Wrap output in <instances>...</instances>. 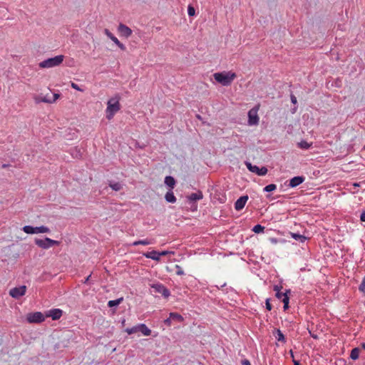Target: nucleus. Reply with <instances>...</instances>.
I'll return each mask as SVG.
<instances>
[{
  "mask_svg": "<svg viewBox=\"0 0 365 365\" xmlns=\"http://www.w3.org/2000/svg\"><path fill=\"white\" fill-rule=\"evenodd\" d=\"M213 77L215 80L221 85L228 86L232 84L234 79L237 77V75L232 71H222L215 73Z\"/></svg>",
  "mask_w": 365,
  "mask_h": 365,
  "instance_id": "1",
  "label": "nucleus"
},
{
  "mask_svg": "<svg viewBox=\"0 0 365 365\" xmlns=\"http://www.w3.org/2000/svg\"><path fill=\"white\" fill-rule=\"evenodd\" d=\"M120 109V105L118 98H112L107 103V108L106 110V118L111 120L115 114Z\"/></svg>",
  "mask_w": 365,
  "mask_h": 365,
  "instance_id": "2",
  "label": "nucleus"
},
{
  "mask_svg": "<svg viewBox=\"0 0 365 365\" xmlns=\"http://www.w3.org/2000/svg\"><path fill=\"white\" fill-rule=\"evenodd\" d=\"M63 55H58L53 58H47L39 63V67L48 68L58 66L63 62Z\"/></svg>",
  "mask_w": 365,
  "mask_h": 365,
  "instance_id": "3",
  "label": "nucleus"
},
{
  "mask_svg": "<svg viewBox=\"0 0 365 365\" xmlns=\"http://www.w3.org/2000/svg\"><path fill=\"white\" fill-rule=\"evenodd\" d=\"M35 244L41 249L48 250L53 246H58L61 242L45 237L44 239H36Z\"/></svg>",
  "mask_w": 365,
  "mask_h": 365,
  "instance_id": "4",
  "label": "nucleus"
},
{
  "mask_svg": "<svg viewBox=\"0 0 365 365\" xmlns=\"http://www.w3.org/2000/svg\"><path fill=\"white\" fill-rule=\"evenodd\" d=\"M23 231L26 234H37V233H49L51 232L48 227L41 225L40 227H32L31 225H25L23 227Z\"/></svg>",
  "mask_w": 365,
  "mask_h": 365,
  "instance_id": "5",
  "label": "nucleus"
},
{
  "mask_svg": "<svg viewBox=\"0 0 365 365\" xmlns=\"http://www.w3.org/2000/svg\"><path fill=\"white\" fill-rule=\"evenodd\" d=\"M259 110V106L254 107L248 111V125H257L259 123V118L257 112Z\"/></svg>",
  "mask_w": 365,
  "mask_h": 365,
  "instance_id": "6",
  "label": "nucleus"
},
{
  "mask_svg": "<svg viewBox=\"0 0 365 365\" xmlns=\"http://www.w3.org/2000/svg\"><path fill=\"white\" fill-rule=\"evenodd\" d=\"M245 165H246L247 169L250 172L255 173L259 176H264L267 173L268 170L264 166L259 168L258 166H257L255 165H252L250 162H245Z\"/></svg>",
  "mask_w": 365,
  "mask_h": 365,
  "instance_id": "7",
  "label": "nucleus"
},
{
  "mask_svg": "<svg viewBox=\"0 0 365 365\" xmlns=\"http://www.w3.org/2000/svg\"><path fill=\"white\" fill-rule=\"evenodd\" d=\"M153 292L162 294L165 298L170 295V292L163 284L156 283L150 285Z\"/></svg>",
  "mask_w": 365,
  "mask_h": 365,
  "instance_id": "8",
  "label": "nucleus"
},
{
  "mask_svg": "<svg viewBox=\"0 0 365 365\" xmlns=\"http://www.w3.org/2000/svg\"><path fill=\"white\" fill-rule=\"evenodd\" d=\"M45 314L40 312L29 313L26 319L29 323H41L45 320Z\"/></svg>",
  "mask_w": 365,
  "mask_h": 365,
  "instance_id": "9",
  "label": "nucleus"
},
{
  "mask_svg": "<svg viewBox=\"0 0 365 365\" xmlns=\"http://www.w3.org/2000/svg\"><path fill=\"white\" fill-rule=\"evenodd\" d=\"M26 287L25 285H21L11 289L9 291V294L14 299H19L24 296L26 294Z\"/></svg>",
  "mask_w": 365,
  "mask_h": 365,
  "instance_id": "10",
  "label": "nucleus"
},
{
  "mask_svg": "<svg viewBox=\"0 0 365 365\" xmlns=\"http://www.w3.org/2000/svg\"><path fill=\"white\" fill-rule=\"evenodd\" d=\"M63 314V311L61 309H51L45 312L46 317H51L53 320L59 319Z\"/></svg>",
  "mask_w": 365,
  "mask_h": 365,
  "instance_id": "11",
  "label": "nucleus"
},
{
  "mask_svg": "<svg viewBox=\"0 0 365 365\" xmlns=\"http://www.w3.org/2000/svg\"><path fill=\"white\" fill-rule=\"evenodd\" d=\"M104 34L115 43L116 44L122 51L125 50V46L124 44L120 42V41L107 29L104 30Z\"/></svg>",
  "mask_w": 365,
  "mask_h": 365,
  "instance_id": "12",
  "label": "nucleus"
},
{
  "mask_svg": "<svg viewBox=\"0 0 365 365\" xmlns=\"http://www.w3.org/2000/svg\"><path fill=\"white\" fill-rule=\"evenodd\" d=\"M248 200L247 195H243L240 197L236 202H235V209L237 211H240L244 208L246 202Z\"/></svg>",
  "mask_w": 365,
  "mask_h": 365,
  "instance_id": "13",
  "label": "nucleus"
},
{
  "mask_svg": "<svg viewBox=\"0 0 365 365\" xmlns=\"http://www.w3.org/2000/svg\"><path fill=\"white\" fill-rule=\"evenodd\" d=\"M118 31L122 36L128 38L132 34V30L123 24H120Z\"/></svg>",
  "mask_w": 365,
  "mask_h": 365,
  "instance_id": "14",
  "label": "nucleus"
},
{
  "mask_svg": "<svg viewBox=\"0 0 365 365\" xmlns=\"http://www.w3.org/2000/svg\"><path fill=\"white\" fill-rule=\"evenodd\" d=\"M305 180L304 176H295L289 180V186L290 187H296L302 184Z\"/></svg>",
  "mask_w": 365,
  "mask_h": 365,
  "instance_id": "15",
  "label": "nucleus"
},
{
  "mask_svg": "<svg viewBox=\"0 0 365 365\" xmlns=\"http://www.w3.org/2000/svg\"><path fill=\"white\" fill-rule=\"evenodd\" d=\"M282 287L281 285H274L273 290L275 292V296L277 299H282L284 296L287 295V293H290V290L287 289L285 292H282L281 290Z\"/></svg>",
  "mask_w": 365,
  "mask_h": 365,
  "instance_id": "16",
  "label": "nucleus"
},
{
  "mask_svg": "<svg viewBox=\"0 0 365 365\" xmlns=\"http://www.w3.org/2000/svg\"><path fill=\"white\" fill-rule=\"evenodd\" d=\"M203 195L201 191H197V192L191 193L190 195L187 196L188 201L192 203L197 200H200L202 199Z\"/></svg>",
  "mask_w": 365,
  "mask_h": 365,
  "instance_id": "17",
  "label": "nucleus"
},
{
  "mask_svg": "<svg viewBox=\"0 0 365 365\" xmlns=\"http://www.w3.org/2000/svg\"><path fill=\"white\" fill-rule=\"evenodd\" d=\"M143 256H145L146 258L152 259L155 261L160 260L159 252L155 251V250H152L151 252H148L146 253H144Z\"/></svg>",
  "mask_w": 365,
  "mask_h": 365,
  "instance_id": "18",
  "label": "nucleus"
},
{
  "mask_svg": "<svg viewBox=\"0 0 365 365\" xmlns=\"http://www.w3.org/2000/svg\"><path fill=\"white\" fill-rule=\"evenodd\" d=\"M173 322L181 323L184 321V318L182 315L176 312H171L169 314Z\"/></svg>",
  "mask_w": 365,
  "mask_h": 365,
  "instance_id": "19",
  "label": "nucleus"
},
{
  "mask_svg": "<svg viewBox=\"0 0 365 365\" xmlns=\"http://www.w3.org/2000/svg\"><path fill=\"white\" fill-rule=\"evenodd\" d=\"M139 328L143 336H148L151 334V330L145 324H139Z\"/></svg>",
  "mask_w": 365,
  "mask_h": 365,
  "instance_id": "20",
  "label": "nucleus"
},
{
  "mask_svg": "<svg viewBox=\"0 0 365 365\" xmlns=\"http://www.w3.org/2000/svg\"><path fill=\"white\" fill-rule=\"evenodd\" d=\"M165 199L168 202L175 203L176 202V197L172 190L166 192Z\"/></svg>",
  "mask_w": 365,
  "mask_h": 365,
  "instance_id": "21",
  "label": "nucleus"
},
{
  "mask_svg": "<svg viewBox=\"0 0 365 365\" xmlns=\"http://www.w3.org/2000/svg\"><path fill=\"white\" fill-rule=\"evenodd\" d=\"M164 182L166 185L173 189L176 183V181L173 177L166 176L165 178Z\"/></svg>",
  "mask_w": 365,
  "mask_h": 365,
  "instance_id": "22",
  "label": "nucleus"
},
{
  "mask_svg": "<svg viewBox=\"0 0 365 365\" xmlns=\"http://www.w3.org/2000/svg\"><path fill=\"white\" fill-rule=\"evenodd\" d=\"M151 244H153V242H152L151 240L144 239V240H140L135 241V242H133L131 244V245L132 246H138V245H151Z\"/></svg>",
  "mask_w": 365,
  "mask_h": 365,
  "instance_id": "23",
  "label": "nucleus"
},
{
  "mask_svg": "<svg viewBox=\"0 0 365 365\" xmlns=\"http://www.w3.org/2000/svg\"><path fill=\"white\" fill-rule=\"evenodd\" d=\"M51 97L48 96H45L43 97H36L35 98V102L36 103H41V102H43V103H51Z\"/></svg>",
  "mask_w": 365,
  "mask_h": 365,
  "instance_id": "24",
  "label": "nucleus"
},
{
  "mask_svg": "<svg viewBox=\"0 0 365 365\" xmlns=\"http://www.w3.org/2000/svg\"><path fill=\"white\" fill-rule=\"evenodd\" d=\"M109 187L115 191H119L122 189L123 185L118 182H109Z\"/></svg>",
  "mask_w": 365,
  "mask_h": 365,
  "instance_id": "25",
  "label": "nucleus"
},
{
  "mask_svg": "<svg viewBox=\"0 0 365 365\" xmlns=\"http://www.w3.org/2000/svg\"><path fill=\"white\" fill-rule=\"evenodd\" d=\"M291 236L293 239L297 240V241H299L301 242H305V240H307V237L304 236V235H302L299 233H293L292 232L291 233Z\"/></svg>",
  "mask_w": 365,
  "mask_h": 365,
  "instance_id": "26",
  "label": "nucleus"
},
{
  "mask_svg": "<svg viewBox=\"0 0 365 365\" xmlns=\"http://www.w3.org/2000/svg\"><path fill=\"white\" fill-rule=\"evenodd\" d=\"M312 143H309L306 140H302L298 143L297 145L301 149L308 150L312 147Z\"/></svg>",
  "mask_w": 365,
  "mask_h": 365,
  "instance_id": "27",
  "label": "nucleus"
},
{
  "mask_svg": "<svg viewBox=\"0 0 365 365\" xmlns=\"http://www.w3.org/2000/svg\"><path fill=\"white\" fill-rule=\"evenodd\" d=\"M274 336H275L276 339L279 341H282V342L286 341L285 336H284V334L279 329H277Z\"/></svg>",
  "mask_w": 365,
  "mask_h": 365,
  "instance_id": "28",
  "label": "nucleus"
},
{
  "mask_svg": "<svg viewBox=\"0 0 365 365\" xmlns=\"http://www.w3.org/2000/svg\"><path fill=\"white\" fill-rule=\"evenodd\" d=\"M123 297L118 298L115 300H110L108 302V306L109 307H116V306L119 305L121 303V302H123Z\"/></svg>",
  "mask_w": 365,
  "mask_h": 365,
  "instance_id": "29",
  "label": "nucleus"
},
{
  "mask_svg": "<svg viewBox=\"0 0 365 365\" xmlns=\"http://www.w3.org/2000/svg\"><path fill=\"white\" fill-rule=\"evenodd\" d=\"M125 331L128 334H133L137 333V332L140 331L139 324L134 326L133 327H130V328H126L125 329Z\"/></svg>",
  "mask_w": 365,
  "mask_h": 365,
  "instance_id": "30",
  "label": "nucleus"
},
{
  "mask_svg": "<svg viewBox=\"0 0 365 365\" xmlns=\"http://www.w3.org/2000/svg\"><path fill=\"white\" fill-rule=\"evenodd\" d=\"M359 349L356 347V348H354L351 351V354H350V358L353 360H356L359 359Z\"/></svg>",
  "mask_w": 365,
  "mask_h": 365,
  "instance_id": "31",
  "label": "nucleus"
},
{
  "mask_svg": "<svg viewBox=\"0 0 365 365\" xmlns=\"http://www.w3.org/2000/svg\"><path fill=\"white\" fill-rule=\"evenodd\" d=\"M252 230L255 232V233H262L264 232V227L259 225V224H257L256 225H255L253 227V228L252 229Z\"/></svg>",
  "mask_w": 365,
  "mask_h": 365,
  "instance_id": "32",
  "label": "nucleus"
},
{
  "mask_svg": "<svg viewBox=\"0 0 365 365\" xmlns=\"http://www.w3.org/2000/svg\"><path fill=\"white\" fill-rule=\"evenodd\" d=\"M281 300L284 304V306H283L284 310V311L287 310L289 309V296L287 294L284 296V297H282V299Z\"/></svg>",
  "mask_w": 365,
  "mask_h": 365,
  "instance_id": "33",
  "label": "nucleus"
},
{
  "mask_svg": "<svg viewBox=\"0 0 365 365\" xmlns=\"http://www.w3.org/2000/svg\"><path fill=\"white\" fill-rule=\"evenodd\" d=\"M276 189H277V185L275 184H269L263 188V191L269 192H272V191L275 190Z\"/></svg>",
  "mask_w": 365,
  "mask_h": 365,
  "instance_id": "34",
  "label": "nucleus"
},
{
  "mask_svg": "<svg viewBox=\"0 0 365 365\" xmlns=\"http://www.w3.org/2000/svg\"><path fill=\"white\" fill-rule=\"evenodd\" d=\"M359 290L365 294V276L363 277L362 281L359 287Z\"/></svg>",
  "mask_w": 365,
  "mask_h": 365,
  "instance_id": "35",
  "label": "nucleus"
},
{
  "mask_svg": "<svg viewBox=\"0 0 365 365\" xmlns=\"http://www.w3.org/2000/svg\"><path fill=\"white\" fill-rule=\"evenodd\" d=\"M187 14L190 16H193L195 15V9L192 6H191V5L188 6Z\"/></svg>",
  "mask_w": 365,
  "mask_h": 365,
  "instance_id": "36",
  "label": "nucleus"
},
{
  "mask_svg": "<svg viewBox=\"0 0 365 365\" xmlns=\"http://www.w3.org/2000/svg\"><path fill=\"white\" fill-rule=\"evenodd\" d=\"M176 274L178 275H183L185 274L184 271L182 270V267L179 265H176Z\"/></svg>",
  "mask_w": 365,
  "mask_h": 365,
  "instance_id": "37",
  "label": "nucleus"
},
{
  "mask_svg": "<svg viewBox=\"0 0 365 365\" xmlns=\"http://www.w3.org/2000/svg\"><path fill=\"white\" fill-rule=\"evenodd\" d=\"M173 320L170 318V316L169 315V317L164 320V324L170 327L172 325Z\"/></svg>",
  "mask_w": 365,
  "mask_h": 365,
  "instance_id": "38",
  "label": "nucleus"
},
{
  "mask_svg": "<svg viewBox=\"0 0 365 365\" xmlns=\"http://www.w3.org/2000/svg\"><path fill=\"white\" fill-rule=\"evenodd\" d=\"M60 98V94L58 93H54L53 95V96L51 97V103H53L56 101L57 99H58Z\"/></svg>",
  "mask_w": 365,
  "mask_h": 365,
  "instance_id": "39",
  "label": "nucleus"
},
{
  "mask_svg": "<svg viewBox=\"0 0 365 365\" xmlns=\"http://www.w3.org/2000/svg\"><path fill=\"white\" fill-rule=\"evenodd\" d=\"M266 309L269 311H271L272 309V306L269 302V299H267L265 302Z\"/></svg>",
  "mask_w": 365,
  "mask_h": 365,
  "instance_id": "40",
  "label": "nucleus"
},
{
  "mask_svg": "<svg viewBox=\"0 0 365 365\" xmlns=\"http://www.w3.org/2000/svg\"><path fill=\"white\" fill-rule=\"evenodd\" d=\"M290 99H291L292 103H293L294 105L297 104V98L293 94L291 95Z\"/></svg>",
  "mask_w": 365,
  "mask_h": 365,
  "instance_id": "41",
  "label": "nucleus"
},
{
  "mask_svg": "<svg viewBox=\"0 0 365 365\" xmlns=\"http://www.w3.org/2000/svg\"><path fill=\"white\" fill-rule=\"evenodd\" d=\"M71 88L75 89V90H77V91H82L79 86L75 83H71Z\"/></svg>",
  "mask_w": 365,
  "mask_h": 365,
  "instance_id": "42",
  "label": "nucleus"
},
{
  "mask_svg": "<svg viewBox=\"0 0 365 365\" xmlns=\"http://www.w3.org/2000/svg\"><path fill=\"white\" fill-rule=\"evenodd\" d=\"M241 364L242 365H252L250 361L247 359L242 360Z\"/></svg>",
  "mask_w": 365,
  "mask_h": 365,
  "instance_id": "43",
  "label": "nucleus"
},
{
  "mask_svg": "<svg viewBox=\"0 0 365 365\" xmlns=\"http://www.w3.org/2000/svg\"><path fill=\"white\" fill-rule=\"evenodd\" d=\"M360 220L362 222H365V210L361 213Z\"/></svg>",
  "mask_w": 365,
  "mask_h": 365,
  "instance_id": "44",
  "label": "nucleus"
},
{
  "mask_svg": "<svg viewBox=\"0 0 365 365\" xmlns=\"http://www.w3.org/2000/svg\"><path fill=\"white\" fill-rule=\"evenodd\" d=\"M169 253H171V252H169V251H162V252H159L160 257L161 256H165V255H168V254H169Z\"/></svg>",
  "mask_w": 365,
  "mask_h": 365,
  "instance_id": "45",
  "label": "nucleus"
},
{
  "mask_svg": "<svg viewBox=\"0 0 365 365\" xmlns=\"http://www.w3.org/2000/svg\"><path fill=\"white\" fill-rule=\"evenodd\" d=\"M294 365H302L299 361L293 359Z\"/></svg>",
  "mask_w": 365,
  "mask_h": 365,
  "instance_id": "46",
  "label": "nucleus"
},
{
  "mask_svg": "<svg viewBox=\"0 0 365 365\" xmlns=\"http://www.w3.org/2000/svg\"><path fill=\"white\" fill-rule=\"evenodd\" d=\"M226 287V283H224L223 284H222L220 286V287H219L218 286H216V287L218 289H222L223 287Z\"/></svg>",
  "mask_w": 365,
  "mask_h": 365,
  "instance_id": "47",
  "label": "nucleus"
},
{
  "mask_svg": "<svg viewBox=\"0 0 365 365\" xmlns=\"http://www.w3.org/2000/svg\"><path fill=\"white\" fill-rule=\"evenodd\" d=\"M270 241L272 242V243H277V240L275 239V238H271L270 239Z\"/></svg>",
  "mask_w": 365,
  "mask_h": 365,
  "instance_id": "48",
  "label": "nucleus"
},
{
  "mask_svg": "<svg viewBox=\"0 0 365 365\" xmlns=\"http://www.w3.org/2000/svg\"><path fill=\"white\" fill-rule=\"evenodd\" d=\"M353 187H359V183H358V182H354V183H353Z\"/></svg>",
  "mask_w": 365,
  "mask_h": 365,
  "instance_id": "49",
  "label": "nucleus"
},
{
  "mask_svg": "<svg viewBox=\"0 0 365 365\" xmlns=\"http://www.w3.org/2000/svg\"><path fill=\"white\" fill-rule=\"evenodd\" d=\"M361 347L364 350H365V342H363V343H361Z\"/></svg>",
  "mask_w": 365,
  "mask_h": 365,
  "instance_id": "50",
  "label": "nucleus"
},
{
  "mask_svg": "<svg viewBox=\"0 0 365 365\" xmlns=\"http://www.w3.org/2000/svg\"><path fill=\"white\" fill-rule=\"evenodd\" d=\"M90 277H91V275H89L88 277H87L86 278V279H85V282H85V283L88 282V280H89V278H90Z\"/></svg>",
  "mask_w": 365,
  "mask_h": 365,
  "instance_id": "51",
  "label": "nucleus"
},
{
  "mask_svg": "<svg viewBox=\"0 0 365 365\" xmlns=\"http://www.w3.org/2000/svg\"><path fill=\"white\" fill-rule=\"evenodd\" d=\"M8 166H9V165H8V164H3V165H1L2 168H7Z\"/></svg>",
  "mask_w": 365,
  "mask_h": 365,
  "instance_id": "52",
  "label": "nucleus"
},
{
  "mask_svg": "<svg viewBox=\"0 0 365 365\" xmlns=\"http://www.w3.org/2000/svg\"><path fill=\"white\" fill-rule=\"evenodd\" d=\"M290 356L294 359V354H293V351L292 350H290Z\"/></svg>",
  "mask_w": 365,
  "mask_h": 365,
  "instance_id": "53",
  "label": "nucleus"
},
{
  "mask_svg": "<svg viewBox=\"0 0 365 365\" xmlns=\"http://www.w3.org/2000/svg\"><path fill=\"white\" fill-rule=\"evenodd\" d=\"M231 289H232V287L226 288V290H225V291H226V292L227 293V292H228V290H231Z\"/></svg>",
  "mask_w": 365,
  "mask_h": 365,
  "instance_id": "54",
  "label": "nucleus"
},
{
  "mask_svg": "<svg viewBox=\"0 0 365 365\" xmlns=\"http://www.w3.org/2000/svg\"><path fill=\"white\" fill-rule=\"evenodd\" d=\"M125 322V319H123V321H122V324H123V325H124Z\"/></svg>",
  "mask_w": 365,
  "mask_h": 365,
  "instance_id": "55",
  "label": "nucleus"
},
{
  "mask_svg": "<svg viewBox=\"0 0 365 365\" xmlns=\"http://www.w3.org/2000/svg\"><path fill=\"white\" fill-rule=\"evenodd\" d=\"M312 337L314 338V339H317V336L316 335H312Z\"/></svg>",
  "mask_w": 365,
  "mask_h": 365,
  "instance_id": "56",
  "label": "nucleus"
},
{
  "mask_svg": "<svg viewBox=\"0 0 365 365\" xmlns=\"http://www.w3.org/2000/svg\"><path fill=\"white\" fill-rule=\"evenodd\" d=\"M364 149L365 150V145H364Z\"/></svg>",
  "mask_w": 365,
  "mask_h": 365,
  "instance_id": "57",
  "label": "nucleus"
}]
</instances>
